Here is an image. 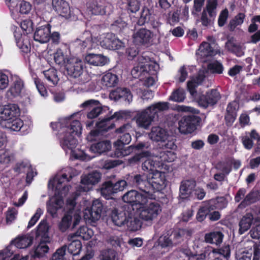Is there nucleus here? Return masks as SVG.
I'll return each mask as SVG.
<instances>
[{
	"label": "nucleus",
	"instance_id": "obj_55",
	"mask_svg": "<svg viewBox=\"0 0 260 260\" xmlns=\"http://www.w3.org/2000/svg\"><path fill=\"white\" fill-rule=\"evenodd\" d=\"M214 209L211 207L209 203L200 208L197 215V219L199 221H202L208 215L209 213Z\"/></svg>",
	"mask_w": 260,
	"mask_h": 260
},
{
	"label": "nucleus",
	"instance_id": "obj_25",
	"mask_svg": "<svg viewBox=\"0 0 260 260\" xmlns=\"http://www.w3.org/2000/svg\"><path fill=\"white\" fill-rule=\"evenodd\" d=\"M138 60L140 63H143L146 70V73L154 75L157 73L159 69V65L155 61L150 59V58L144 54L139 55L138 57Z\"/></svg>",
	"mask_w": 260,
	"mask_h": 260
},
{
	"label": "nucleus",
	"instance_id": "obj_32",
	"mask_svg": "<svg viewBox=\"0 0 260 260\" xmlns=\"http://www.w3.org/2000/svg\"><path fill=\"white\" fill-rule=\"evenodd\" d=\"M205 76L204 71H201L198 73V75L191 79L190 81L187 82V88L190 94L194 96L196 93L195 88L196 87L201 85L205 79Z\"/></svg>",
	"mask_w": 260,
	"mask_h": 260
},
{
	"label": "nucleus",
	"instance_id": "obj_23",
	"mask_svg": "<svg viewBox=\"0 0 260 260\" xmlns=\"http://www.w3.org/2000/svg\"><path fill=\"white\" fill-rule=\"evenodd\" d=\"M196 185V181L193 180L182 181L180 186L179 197L182 199L190 198Z\"/></svg>",
	"mask_w": 260,
	"mask_h": 260
},
{
	"label": "nucleus",
	"instance_id": "obj_6",
	"mask_svg": "<svg viewBox=\"0 0 260 260\" xmlns=\"http://www.w3.org/2000/svg\"><path fill=\"white\" fill-rule=\"evenodd\" d=\"M75 170L72 168H67L65 172L63 173L60 176L59 175L55 176L52 181H50L49 186L52 183L53 186H55L57 193L60 198L66 196V193L69 190L70 186H66L63 184L69 182L70 180L76 175Z\"/></svg>",
	"mask_w": 260,
	"mask_h": 260
},
{
	"label": "nucleus",
	"instance_id": "obj_30",
	"mask_svg": "<svg viewBox=\"0 0 260 260\" xmlns=\"http://www.w3.org/2000/svg\"><path fill=\"white\" fill-rule=\"evenodd\" d=\"M110 96L115 101L122 99L129 103L132 101L133 96L130 90L125 88H118L115 91L112 92Z\"/></svg>",
	"mask_w": 260,
	"mask_h": 260
},
{
	"label": "nucleus",
	"instance_id": "obj_5",
	"mask_svg": "<svg viewBox=\"0 0 260 260\" xmlns=\"http://www.w3.org/2000/svg\"><path fill=\"white\" fill-rule=\"evenodd\" d=\"M129 112L126 111H119L115 112L110 117L102 119L96 123V125L98 129L91 131L90 133L91 137H96L100 134V131H107L114 126V119L116 120L126 119L129 116Z\"/></svg>",
	"mask_w": 260,
	"mask_h": 260
},
{
	"label": "nucleus",
	"instance_id": "obj_2",
	"mask_svg": "<svg viewBox=\"0 0 260 260\" xmlns=\"http://www.w3.org/2000/svg\"><path fill=\"white\" fill-rule=\"evenodd\" d=\"M149 174L143 173L141 174H136L130 176L127 178L128 183L132 186L137 188L141 191V192L136 190H131L126 192L122 197V200L124 202L134 201L138 199L140 196L148 197L149 198L155 195L151 193L150 190L151 184L149 182Z\"/></svg>",
	"mask_w": 260,
	"mask_h": 260
},
{
	"label": "nucleus",
	"instance_id": "obj_22",
	"mask_svg": "<svg viewBox=\"0 0 260 260\" xmlns=\"http://www.w3.org/2000/svg\"><path fill=\"white\" fill-rule=\"evenodd\" d=\"M50 29L51 26L49 24L37 27L34 33V40L41 43L48 42L50 40Z\"/></svg>",
	"mask_w": 260,
	"mask_h": 260
},
{
	"label": "nucleus",
	"instance_id": "obj_58",
	"mask_svg": "<svg viewBox=\"0 0 260 260\" xmlns=\"http://www.w3.org/2000/svg\"><path fill=\"white\" fill-rule=\"evenodd\" d=\"M158 245L161 248L172 247L174 246L172 238L169 235H162L158 240Z\"/></svg>",
	"mask_w": 260,
	"mask_h": 260
},
{
	"label": "nucleus",
	"instance_id": "obj_16",
	"mask_svg": "<svg viewBox=\"0 0 260 260\" xmlns=\"http://www.w3.org/2000/svg\"><path fill=\"white\" fill-rule=\"evenodd\" d=\"M153 37L152 32L144 28H142L134 33L133 42L136 45H146L151 43Z\"/></svg>",
	"mask_w": 260,
	"mask_h": 260
},
{
	"label": "nucleus",
	"instance_id": "obj_27",
	"mask_svg": "<svg viewBox=\"0 0 260 260\" xmlns=\"http://www.w3.org/2000/svg\"><path fill=\"white\" fill-rule=\"evenodd\" d=\"M53 9L60 16L68 18L70 15V8L67 2L63 0H52Z\"/></svg>",
	"mask_w": 260,
	"mask_h": 260
},
{
	"label": "nucleus",
	"instance_id": "obj_38",
	"mask_svg": "<svg viewBox=\"0 0 260 260\" xmlns=\"http://www.w3.org/2000/svg\"><path fill=\"white\" fill-rule=\"evenodd\" d=\"M92 36L89 31H85L80 38H77L73 44L83 49L91 44Z\"/></svg>",
	"mask_w": 260,
	"mask_h": 260
},
{
	"label": "nucleus",
	"instance_id": "obj_19",
	"mask_svg": "<svg viewBox=\"0 0 260 260\" xmlns=\"http://www.w3.org/2000/svg\"><path fill=\"white\" fill-rule=\"evenodd\" d=\"M73 218L74 219L73 228H74L79 224L81 217L79 214L74 213L70 210L62 217L61 221L59 224L60 230L63 232H65L71 225Z\"/></svg>",
	"mask_w": 260,
	"mask_h": 260
},
{
	"label": "nucleus",
	"instance_id": "obj_35",
	"mask_svg": "<svg viewBox=\"0 0 260 260\" xmlns=\"http://www.w3.org/2000/svg\"><path fill=\"white\" fill-rule=\"evenodd\" d=\"M217 51L213 49L211 44L208 42H204L200 46L197 54L202 58H206L215 55Z\"/></svg>",
	"mask_w": 260,
	"mask_h": 260
},
{
	"label": "nucleus",
	"instance_id": "obj_46",
	"mask_svg": "<svg viewBox=\"0 0 260 260\" xmlns=\"http://www.w3.org/2000/svg\"><path fill=\"white\" fill-rule=\"evenodd\" d=\"M125 145L115 146V156L117 157H123L128 155L132 153L134 147V145L125 147Z\"/></svg>",
	"mask_w": 260,
	"mask_h": 260
},
{
	"label": "nucleus",
	"instance_id": "obj_62",
	"mask_svg": "<svg viewBox=\"0 0 260 260\" xmlns=\"http://www.w3.org/2000/svg\"><path fill=\"white\" fill-rule=\"evenodd\" d=\"M105 110L103 108L100 106L96 105L92 108L91 110L87 112V117L88 119H92L98 117L99 115L103 114Z\"/></svg>",
	"mask_w": 260,
	"mask_h": 260
},
{
	"label": "nucleus",
	"instance_id": "obj_12",
	"mask_svg": "<svg viewBox=\"0 0 260 260\" xmlns=\"http://www.w3.org/2000/svg\"><path fill=\"white\" fill-rule=\"evenodd\" d=\"M62 131L79 136L81 134L82 126L78 120H72L71 118H65L59 123Z\"/></svg>",
	"mask_w": 260,
	"mask_h": 260
},
{
	"label": "nucleus",
	"instance_id": "obj_13",
	"mask_svg": "<svg viewBox=\"0 0 260 260\" xmlns=\"http://www.w3.org/2000/svg\"><path fill=\"white\" fill-rule=\"evenodd\" d=\"M220 98L219 92L216 89H213L207 91L206 94L201 95L198 102L200 106L206 108L209 106L215 105Z\"/></svg>",
	"mask_w": 260,
	"mask_h": 260
},
{
	"label": "nucleus",
	"instance_id": "obj_28",
	"mask_svg": "<svg viewBox=\"0 0 260 260\" xmlns=\"http://www.w3.org/2000/svg\"><path fill=\"white\" fill-rule=\"evenodd\" d=\"M62 136L61 138L60 144L62 148L65 150H71L75 148L77 144V141L75 138V135L62 132Z\"/></svg>",
	"mask_w": 260,
	"mask_h": 260
},
{
	"label": "nucleus",
	"instance_id": "obj_41",
	"mask_svg": "<svg viewBox=\"0 0 260 260\" xmlns=\"http://www.w3.org/2000/svg\"><path fill=\"white\" fill-rule=\"evenodd\" d=\"M111 148V144L108 141H103L97 143L92 144L90 147V151L94 153L101 154Z\"/></svg>",
	"mask_w": 260,
	"mask_h": 260
},
{
	"label": "nucleus",
	"instance_id": "obj_33",
	"mask_svg": "<svg viewBox=\"0 0 260 260\" xmlns=\"http://www.w3.org/2000/svg\"><path fill=\"white\" fill-rule=\"evenodd\" d=\"M93 235L92 230L87 228L86 226H81L76 233L69 235L68 240H72L73 238L81 237L84 240H88L92 237Z\"/></svg>",
	"mask_w": 260,
	"mask_h": 260
},
{
	"label": "nucleus",
	"instance_id": "obj_64",
	"mask_svg": "<svg viewBox=\"0 0 260 260\" xmlns=\"http://www.w3.org/2000/svg\"><path fill=\"white\" fill-rule=\"evenodd\" d=\"M253 140L250 136V132L246 133V135L241 137L242 143L244 148L247 150H250L253 147Z\"/></svg>",
	"mask_w": 260,
	"mask_h": 260
},
{
	"label": "nucleus",
	"instance_id": "obj_42",
	"mask_svg": "<svg viewBox=\"0 0 260 260\" xmlns=\"http://www.w3.org/2000/svg\"><path fill=\"white\" fill-rule=\"evenodd\" d=\"M40 241V243L37 247L35 249L32 256L34 257H40L44 255V254L48 252L49 248L47 245L49 241H45L42 239H38Z\"/></svg>",
	"mask_w": 260,
	"mask_h": 260
},
{
	"label": "nucleus",
	"instance_id": "obj_15",
	"mask_svg": "<svg viewBox=\"0 0 260 260\" xmlns=\"http://www.w3.org/2000/svg\"><path fill=\"white\" fill-rule=\"evenodd\" d=\"M217 2L216 0H209L206 7V10H204L201 16L202 24L205 26L211 24L212 19L216 15V8Z\"/></svg>",
	"mask_w": 260,
	"mask_h": 260
},
{
	"label": "nucleus",
	"instance_id": "obj_51",
	"mask_svg": "<svg viewBox=\"0 0 260 260\" xmlns=\"http://www.w3.org/2000/svg\"><path fill=\"white\" fill-rule=\"evenodd\" d=\"M68 59L64 50L61 48L57 49L54 54L55 62L60 66L64 65L66 67V63Z\"/></svg>",
	"mask_w": 260,
	"mask_h": 260
},
{
	"label": "nucleus",
	"instance_id": "obj_43",
	"mask_svg": "<svg viewBox=\"0 0 260 260\" xmlns=\"http://www.w3.org/2000/svg\"><path fill=\"white\" fill-rule=\"evenodd\" d=\"M232 159L226 158L218 162L215 168L219 172L229 175L232 171Z\"/></svg>",
	"mask_w": 260,
	"mask_h": 260
},
{
	"label": "nucleus",
	"instance_id": "obj_29",
	"mask_svg": "<svg viewBox=\"0 0 260 260\" xmlns=\"http://www.w3.org/2000/svg\"><path fill=\"white\" fill-rule=\"evenodd\" d=\"M151 116L155 120L158 118L159 114L169 109L168 102H159L146 108Z\"/></svg>",
	"mask_w": 260,
	"mask_h": 260
},
{
	"label": "nucleus",
	"instance_id": "obj_39",
	"mask_svg": "<svg viewBox=\"0 0 260 260\" xmlns=\"http://www.w3.org/2000/svg\"><path fill=\"white\" fill-rule=\"evenodd\" d=\"M49 226L45 220H42L37 227L36 234V238L37 239H42L45 241H49L48 233Z\"/></svg>",
	"mask_w": 260,
	"mask_h": 260
},
{
	"label": "nucleus",
	"instance_id": "obj_1",
	"mask_svg": "<svg viewBox=\"0 0 260 260\" xmlns=\"http://www.w3.org/2000/svg\"><path fill=\"white\" fill-rule=\"evenodd\" d=\"M155 195L148 198L140 196L138 199L126 201L131 204L136 215L142 220L151 224L157 218L161 211V207L158 203L153 201Z\"/></svg>",
	"mask_w": 260,
	"mask_h": 260
},
{
	"label": "nucleus",
	"instance_id": "obj_9",
	"mask_svg": "<svg viewBox=\"0 0 260 260\" xmlns=\"http://www.w3.org/2000/svg\"><path fill=\"white\" fill-rule=\"evenodd\" d=\"M200 122V118L197 116H184L179 122V129L180 133L184 134L192 133Z\"/></svg>",
	"mask_w": 260,
	"mask_h": 260
},
{
	"label": "nucleus",
	"instance_id": "obj_56",
	"mask_svg": "<svg viewBox=\"0 0 260 260\" xmlns=\"http://www.w3.org/2000/svg\"><path fill=\"white\" fill-rule=\"evenodd\" d=\"M246 244L247 248H254L252 260H260V242L258 244H255L253 241L249 240L246 241Z\"/></svg>",
	"mask_w": 260,
	"mask_h": 260
},
{
	"label": "nucleus",
	"instance_id": "obj_8",
	"mask_svg": "<svg viewBox=\"0 0 260 260\" xmlns=\"http://www.w3.org/2000/svg\"><path fill=\"white\" fill-rule=\"evenodd\" d=\"M142 155L145 156H151L153 158H148L146 159L142 164V169L144 172H147V174H152L155 171H157V167L159 166V162L157 158H155L152 156V153H150L149 151H146L143 153V154H139L136 155L133 158L131 159V162H137L140 160L142 157Z\"/></svg>",
	"mask_w": 260,
	"mask_h": 260
},
{
	"label": "nucleus",
	"instance_id": "obj_10",
	"mask_svg": "<svg viewBox=\"0 0 260 260\" xmlns=\"http://www.w3.org/2000/svg\"><path fill=\"white\" fill-rule=\"evenodd\" d=\"M103 204L100 200H94L91 208H87L84 211V218L90 222H95L101 217Z\"/></svg>",
	"mask_w": 260,
	"mask_h": 260
},
{
	"label": "nucleus",
	"instance_id": "obj_36",
	"mask_svg": "<svg viewBox=\"0 0 260 260\" xmlns=\"http://www.w3.org/2000/svg\"><path fill=\"white\" fill-rule=\"evenodd\" d=\"M225 47L229 51L238 57L242 56L244 54L245 47L243 44L228 41L225 44Z\"/></svg>",
	"mask_w": 260,
	"mask_h": 260
},
{
	"label": "nucleus",
	"instance_id": "obj_26",
	"mask_svg": "<svg viewBox=\"0 0 260 260\" xmlns=\"http://www.w3.org/2000/svg\"><path fill=\"white\" fill-rule=\"evenodd\" d=\"M168 135L167 131L159 126L152 127L149 134V137L152 140L160 142H165Z\"/></svg>",
	"mask_w": 260,
	"mask_h": 260
},
{
	"label": "nucleus",
	"instance_id": "obj_18",
	"mask_svg": "<svg viewBox=\"0 0 260 260\" xmlns=\"http://www.w3.org/2000/svg\"><path fill=\"white\" fill-rule=\"evenodd\" d=\"M149 181L151 184L150 190L154 194L155 191H159L164 187L165 182L164 175L158 171H155L152 174H149Z\"/></svg>",
	"mask_w": 260,
	"mask_h": 260
},
{
	"label": "nucleus",
	"instance_id": "obj_57",
	"mask_svg": "<svg viewBox=\"0 0 260 260\" xmlns=\"http://www.w3.org/2000/svg\"><path fill=\"white\" fill-rule=\"evenodd\" d=\"M137 62V66L134 67L131 71L132 75L135 78H138L141 77L142 74L146 73V69H145V66L144 65L143 63H140L138 60Z\"/></svg>",
	"mask_w": 260,
	"mask_h": 260
},
{
	"label": "nucleus",
	"instance_id": "obj_40",
	"mask_svg": "<svg viewBox=\"0 0 260 260\" xmlns=\"http://www.w3.org/2000/svg\"><path fill=\"white\" fill-rule=\"evenodd\" d=\"M32 237L30 235H23L16 238L13 243L18 248H25L32 244Z\"/></svg>",
	"mask_w": 260,
	"mask_h": 260
},
{
	"label": "nucleus",
	"instance_id": "obj_4",
	"mask_svg": "<svg viewBox=\"0 0 260 260\" xmlns=\"http://www.w3.org/2000/svg\"><path fill=\"white\" fill-rule=\"evenodd\" d=\"M65 69L68 75L78 78L80 84H84L90 80V76L84 69V63L79 58H69L67 60Z\"/></svg>",
	"mask_w": 260,
	"mask_h": 260
},
{
	"label": "nucleus",
	"instance_id": "obj_54",
	"mask_svg": "<svg viewBox=\"0 0 260 260\" xmlns=\"http://www.w3.org/2000/svg\"><path fill=\"white\" fill-rule=\"evenodd\" d=\"M141 226L140 221L136 217H128L125 223V226L129 231H136L138 230Z\"/></svg>",
	"mask_w": 260,
	"mask_h": 260
},
{
	"label": "nucleus",
	"instance_id": "obj_37",
	"mask_svg": "<svg viewBox=\"0 0 260 260\" xmlns=\"http://www.w3.org/2000/svg\"><path fill=\"white\" fill-rule=\"evenodd\" d=\"M127 217L124 212H119L117 209H114L111 213L112 220L118 226H125Z\"/></svg>",
	"mask_w": 260,
	"mask_h": 260
},
{
	"label": "nucleus",
	"instance_id": "obj_50",
	"mask_svg": "<svg viewBox=\"0 0 260 260\" xmlns=\"http://www.w3.org/2000/svg\"><path fill=\"white\" fill-rule=\"evenodd\" d=\"M88 9L94 15H103L105 14V8L97 1H94L89 4Z\"/></svg>",
	"mask_w": 260,
	"mask_h": 260
},
{
	"label": "nucleus",
	"instance_id": "obj_7",
	"mask_svg": "<svg viewBox=\"0 0 260 260\" xmlns=\"http://www.w3.org/2000/svg\"><path fill=\"white\" fill-rule=\"evenodd\" d=\"M253 221L255 223L260 221V211L256 212L253 209H251L243 216L239 223V234L241 235L247 231Z\"/></svg>",
	"mask_w": 260,
	"mask_h": 260
},
{
	"label": "nucleus",
	"instance_id": "obj_34",
	"mask_svg": "<svg viewBox=\"0 0 260 260\" xmlns=\"http://www.w3.org/2000/svg\"><path fill=\"white\" fill-rule=\"evenodd\" d=\"M224 235L222 232L220 231H213L205 235L204 241L205 242L219 245L223 240Z\"/></svg>",
	"mask_w": 260,
	"mask_h": 260
},
{
	"label": "nucleus",
	"instance_id": "obj_53",
	"mask_svg": "<svg viewBox=\"0 0 260 260\" xmlns=\"http://www.w3.org/2000/svg\"><path fill=\"white\" fill-rule=\"evenodd\" d=\"M185 99V90L181 88L174 90L169 97V100L176 102H182Z\"/></svg>",
	"mask_w": 260,
	"mask_h": 260
},
{
	"label": "nucleus",
	"instance_id": "obj_11",
	"mask_svg": "<svg viewBox=\"0 0 260 260\" xmlns=\"http://www.w3.org/2000/svg\"><path fill=\"white\" fill-rule=\"evenodd\" d=\"M100 45L104 48L111 50L120 49L124 47V43L112 33H107L102 37Z\"/></svg>",
	"mask_w": 260,
	"mask_h": 260
},
{
	"label": "nucleus",
	"instance_id": "obj_48",
	"mask_svg": "<svg viewBox=\"0 0 260 260\" xmlns=\"http://www.w3.org/2000/svg\"><path fill=\"white\" fill-rule=\"evenodd\" d=\"M101 193L102 196L104 197L106 199L111 198L112 194L115 193L113 189L112 182L108 181L105 182L101 188Z\"/></svg>",
	"mask_w": 260,
	"mask_h": 260
},
{
	"label": "nucleus",
	"instance_id": "obj_20",
	"mask_svg": "<svg viewBox=\"0 0 260 260\" xmlns=\"http://www.w3.org/2000/svg\"><path fill=\"white\" fill-rule=\"evenodd\" d=\"M132 130V127L129 123L123 125L119 128L117 129L116 133L120 134L118 140L115 142V146L121 145H126L131 141V136L129 132Z\"/></svg>",
	"mask_w": 260,
	"mask_h": 260
},
{
	"label": "nucleus",
	"instance_id": "obj_24",
	"mask_svg": "<svg viewBox=\"0 0 260 260\" xmlns=\"http://www.w3.org/2000/svg\"><path fill=\"white\" fill-rule=\"evenodd\" d=\"M13 84L7 92V96L9 99L19 96L24 89L23 81L18 76L13 77Z\"/></svg>",
	"mask_w": 260,
	"mask_h": 260
},
{
	"label": "nucleus",
	"instance_id": "obj_3",
	"mask_svg": "<svg viewBox=\"0 0 260 260\" xmlns=\"http://www.w3.org/2000/svg\"><path fill=\"white\" fill-rule=\"evenodd\" d=\"M19 109L16 105L0 106V124L3 127L13 131H19L23 125V121L17 117Z\"/></svg>",
	"mask_w": 260,
	"mask_h": 260
},
{
	"label": "nucleus",
	"instance_id": "obj_44",
	"mask_svg": "<svg viewBox=\"0 0 260 260\" xmlns=\"http://www.w3.org/2000/svg\"><path fill=\"white\" fill-rule=\"evenodd\" d=\"M45 78L50 86L56 85L59 81L57 71L54 69H49L43 72Z\"/></svg>",
	"mask_w": 260,
	"mask_h": 260
},
{
	"label": "nucleus",
	"instance_id": "obj_21",
	"mask_svg": "<svg viewBox=\"0 0 260 260\" xmlns=\"http://www.w3.org/2000/svg\"><path fill=\"white\" fill-rule=\"evenodd\" d=\"M152 156L157 158L158 162L173 161L176 158V154L171 150H162L160 148L153 151Z\"/></svg>",
	"mask_w": 260,
	"mask_h": 260
},
{
	"label": "nucleus",
	"instance_id": "obj_49",
	"mask_svg": "<svg viewBox=\"0 0 260 260\" xmlns=\"http://www.w3.org/2000/svg\"><path fill=\"white\" fill-rule=\"evenodd\" d=\"M69 241H71V243L68 245V252L73 255L79 254L82 248V244L80 241L76 240L75 238H73L72 240Z\"/></svg>",
	"mask_w": 260,
	"mask_h": 260
},
{
	"label": "nucleus",
	"instance_id": "obj_59",
	"mask_svg": "<svg viewBox=\"0 0 260 260\" xmlns=\"http://www.w3.org/2000/svg\"><path fill=\"white\" fill-rule=\"evenodd\" d=\"M185 234V231L183 230H179L172 233L171 237L174 246L180 243L183 240Z\"/></svg>",
	"mask_w": 260,
	"mask_h": 260
},
{
	"label": "nucleus",
	"instance_id": "obj_52",
	"mask_svg": "<svg viewBox=\"0 0 260 260\" xmlns=\"http://www.w3.org/2000/svg\"><path fill=\"white\" fill-rule=\"evenodd\" d=\"M99 258L100 260H118L117 252L111 249L102 250Z\"/></svg>",
	"mask_w": 260,
	"mask_h": 260
},
{
	"label": "nucleus",
	"instance_id": "obj_31",
	"mask_svg": "<svg viewBox=\"0 0 260 260\" xmlns=\"http://www.w3.org/2000/svg\"><path fill=\"white\" fill-rule=\"evenodd\" d=\"M85 61L87 63L94 66H103L108 61V58L100 54L89 53L85 56Z\"/></svg>",
	"mask_w": 260,
	"mask_h": 260
},
{
	"label": "nucleus",
	"instance_id": "obj_14",
	"mask_svg": "<svg viewBox=\"0 0 260 260\" xmlns=\"http://www.w3.org/2000/svg\"><path fill=\"white\" fill-rule=\"evenodd\" d=\"M101 178V174L98 171H93L82 177L79 189L81 191L90 190L93 185L98 183Z\"/></svg>",
	"mask_w": 260,
	"mask_h": 260
},
{
	"label": "nucleus",
	"instance_id": "obj_61",
	"mask_svg": "<svg viewBox=\"0 0 260 260\" xmlns=\"http://www.w3.org/2000/svg\"><path fill=\"white\" fill-rule=\"evenodd\" d=\"M151 14L149 9L147 8H144L141 12V17L138 23L140 25H142L145 23L149 22L151 20Z\"/></svg>",
	"mask_w": 260,
	"mask_h": 260
},
{
	"label": "nucleus",
	"instance_id": "obj_60",
	"mask_svg": "<svg viewBox=\"0 0 260 260\" xmlns=\"http://www.w3.org/2000/svg\"><path fill=\"white\" fill-rule=\"evenodd\" d=\"M258 194L257 191H251L246 196L240 206L245 207L250 204L254 203L258 199Z\"/></svg>",
	"mask_w": 260,
	"mask_h": 260
},
{
	"label": "nucleus",
	"instance_id": "obj_63",
	"mask_svg": "<svg viewBox=\"0 0 260 260\" xmlns=\"http://www.w3.org/2000/svg\"><path fill=\"white\" fill-rule=\"evenodd\" d=\"M223 69L222 64L217 61L212 62L208 66V69L212 73L221 74Z\"/></svg>",
	"mask_w": 260,
	"mask_h": 260
},
{
	"label": "nucleus",
	"instance_id": "obj_47",
	"mask_svg": "<svg viewBox=\"0 0 260 260\" xmlns=\"http://www.w3.org/2000/svg\"><path fill=\"white\" fill-rule=\"evenodd\" d=\"M14 154L10 150L5 149L0 151V163L8 165L14 160Z\"/></svg>",
	"mask_w": 260,
	"mask_h": 260
},
{
	"label": "nucleus",
	"instance_id": "obj_45",
	"mask_svg": "<svg viewBox=\"0 0 260 260\" xmlns=\"http://www.w3.org/2000/svg\"><path fill=\"white\" fill-rule=\"evenodd\" d=\"M117 76L111 73H106L102 79V84L107 87H113L117 84Z\"/></svg>",
	"mask_w": 260,
	"mask_h": 260
},
{
	"label": "nucleus",
	"instance_id": "obj_17",
	"mask_svg": "<svg viewBox=\"0 0 260 260\" xmlns=\"http://www.w3.org/2000/svg\"><path fill=\"white\" fill-rule=\"evenodd\" d=\"M135 118L138 126L146 129L150 127L154 120L146 108L138 111Z\"/></svg>",
	"mask_w": 260,
	"mask_h": 260
}]
</instances>
